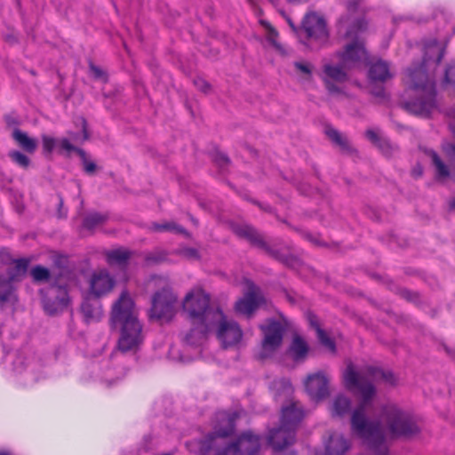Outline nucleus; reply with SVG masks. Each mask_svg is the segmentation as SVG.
<instances>
[{"mask_svg": "<svg viewBox=\"0 0 455 455\" xmlns=\"http://www.w3.org/2000/svg\"><path fill=\"white\" fill-rule=\"evenodd\" d=\"M380 380L393 385L395 378L392 372L374 367L357 371L352 363L347 364L343 372L346 388L360 395L359 403L351 416L352 430L375 450L378 455H387L388 443L391 440L411 436L417 434L419 428L411 413L394 403L386 404L381 408L380 423L369 421L367 414L373 408L375 395L372 382Z\"/></svg>", "mask_w": 455, "mask_h": 455, "instance_id": "obj_1", "label": "nucleus"}, {"mask_svg": "<svg viewBox=\"0 0 455 455\" xmlns=\"http://www.w3.org/2000/svg\"><path fill=\"white\" fill-rule=\"evenodd\" d=\"M237 418L236 412H218L213 432L203 441L188 443V449L197 455H252L256 453L259 448V438L251 432H245L236 442L228 443L227 437L233 433Z\"/></svg>", "mask_w": 455, "mask_h": 455, "instance_id": "obj_2", "label": "nucleus"}, {"mask_svg": "<svg viewBox=\"0 0 455 455\" xmlns=\"http://www.w3.org/2000/svg\"><path fill=\"white\" fill-rule=\"evenodd\" d=\"M444 47L435 40L425 46L423 63L409 69L404 83L406 93L411 98L404 101V108L411 113L428 116L436 108L435 89L433 81L427 74V68L438 64L443 56Z\"/></svg>", "mask_w": 455, "mask_h": 455, "instance_id": "obj_3", "label": "nucleus"}, {"mask_svg": "<svg viewBox=\"0 0 455 455\" xmlns=\"http://www.w3.org/2000/svg\"><path fill=\"white\" fill-rule=\"evenodd\" d=\"M364 21L355 14L342 17L339 21V33L351 42L345 45L344 51L338 53L335 58L339 63L326 62L323 64L321 77L331 92H339L335 84H341L347 80L346 68L356 66L367 60V53L359 33L364 28Z\"/></svg>", "mask_w": 455, "mask_h": 455, "instance_id": "obj_4", "label": "nucleus"}, {"mask_svg": "<svg viewBox=\"0 0 455 455\" xmlns=\"http://www.w3.org/2000/svg\"><path fill=\"white\" fill-rule=\"evenodd\" d=\"M112 325L119 330L117 347L122 352L134 351L143 341L142 325L138 320V309L132 295L124 291L113 303Z\"/></svg>", "mask_w": 455, "mask_h": 455, "instance_id": "obj_5", "label": "nucleus"}, {"mask_svg": "<svg viewBox=\"0 0 455 455\" xmlns=\"http://www.w3.org/2000/svg\"><path fill=\"white\" fill-rule=\"evenodd\" d=\"M210 295L201 288H193L185 296L182 310L187 318L191 321L193 328L185 336L188 344L194 346L198 331L207 325L219 307L210 306Z\"/></svg>", "mask_w": 455, "mask_h": 455, "instance_id": "obj_6", "label": "nucleus"}, {"mask_svg": "<svg viewBox=\"0 0 455 455\" xmlns=\"http://www.w3.org/2000/svg\"><path fill=\"white\" fill-rule=\"evenodd\" d=\"M304 417L300 404L291 403L282 410L281 426L277 429L270 431L268 435L269 444L280 451L291 445L295 440V429Z\"/></svg>", "mask_w": 455, "mask_h": 455, "instance_id": "obj_7", "label": "nucleus"}, {"mask_svg": "<svg viewBox=\"0 0 455 455\" xmlns=\"http://www.w3.org/2000/svg\"><path fill=\"white\" fill-rule=\"evenodd\" d=\"M212 331H215L218 339L225 347L238 344L243 336L242 330L238 324L232 320L227 319L222 310L217 309L206 327L204 326V329L198 331L194 345L202 344L207 333Z\"/></svg>", "mask_w": 455, "mask_h": 455, "instance_id": "obj_8", "label": "nucleus"}, {"mask_svg": "<svg viewBox=\"0 0 455 455\" xmlns=\"http://www.w3.org/2000/svg\"><path fill=\"white\" fill-rule=\"evenodd\" d=\"M149 285L162 287V291L156 292L152 299L150 317L166 321L172 319L175 314L177 297L169 288L166 279L154 277Z\"/></svg>", "mask_w": 455, "mask_h": 455, "instance_id": "obj_9", "label": "nucleus"}, {"mask_svg": "<svg viewBox=\"0 0 455 455\" xmlns=\"http://www.w3.org/2000/svg\"><path fill=\"white\" fill-rule=\"evenodd\" d=\"M82 125L83 135L79 136L74 132L68 133V137L53 138L49 135L42 136V144L44 153L51 155L56 151L60 155L69 156L72 153L78 155V150L81 148L76 146V143L84 142L89 139V134L86 130V122L84 118L80 119Z\"/></svg>", "mask_w": 455, "mask_h": 455, "instance_id": "obj_10", "label": "nucleus"}, {"mask_svg": "<svg viewBox=\"0 0 455 455\" xmlns=\"http://www.w3.org/2000/svg\"><path fill=\"white\" fill-rule=\"evenodd\" d=\"M28 264L29 260L27 259H16L6 274H0V303L16 301L13 283L26 273Z\"/></svg>", "mask_w": 455, "mask_h": 455, "instance_id": "obj_11", "label": "nucleus"}, {"mask_svg": "<svg viewBox=\"0 0 455 455\" xmlns=\"http://www.w3.org/2000/svg\"><path fill=\"white\" fill-rule=\"evenodd\" d=\"M260 329L263 331V339L261 344V349L259 356L261 359L271 356L275 350L281 346L284 328L283 326L275 321H269L266 324H262Z\"/></svg>", "mask_w": 455, "mask_h": 455, "instance_id": "obj_12", "label": "nucleus"}, {"mask_svg": "<svg viewBox=\"0 0 455 455\" xmlns=\"http://www.w3.org/2000/svg\"><path fill=\"white\" fill-rule=\"evenodd\" d=\"M304 387L310 399L315 402L323 401L330 395L329 378L322 371L307 375Z\"/></svg>", "mask_w": 455, "mask_h": 455, "instance_id": "obj_13", "label": "nucleus"}, {"mask_svg": "<svg viewBox=\"0 0 455 455\" xmlns=\"http://www.w3.org/2000/svg\"><path fill=\"white\" fill-rule=\"evenodd\" d=\"M68 301L67 289L57 285L48 288L43 299L44 308L50 315L63 310L68 307Z\"/></svg>", "mask_w": 455, "mask_h": 455, "instance_id": "obj_14", "label": "nucleus"}, {"mask_svg": "<svg viewBox=\"0 0 455 455\" xmlns=\"http://www.w3.org/2000/svg\"><path fill=\"white\" fill-rule=\"evenodd\" d=\"M302 28L310 40L323 44L328 38L325 20L315 12H310L305 16Z\"/></svg>", "mask_w": 455, "mask_h": 455, "instance_id": "obj_15", "label": "nucleus"}, {"mask_svg": "<svg viewBox=\"0 0 455 455\" xmlns=\"http://www.w3.org/2000/svg\"><path fill=\"white\" fill-rule=\"evenodd\" d=\"M89 283V294L95 298L109 293L115 286L114 278L104 269L93 272Z\"/></svg>", "mask_w": 455, "mask_h": 455, "instance_id": "obj_16", "label": "nucleus"}, {"mask_svg": "<svg viewBox=\"0 0 455 455\" xmlns=\"http://www.w3.org/2000/svg\"><path fill=\"white\" fill-rule=\"evenodd\" d=\"M263 301V297L259 290L254 285H250L248 292L243 298L235 303L237 313L250 315Z\"/></svg>", "mask_w": 455, "mask_h": 455, "instance_id": "obj_17", "label": "nucleus"}, {"mask_svg": "<svg viewBox=\"0 0 455 455\" xmlns=\"http://www.w3.org/2000/svg\"><path fill=\"white\" fill-rule=\"evenodd\" d=\"M309 347L300 336L295 335L288 349V355L295 362H303L308 353Z\"/></svg>", "mask_w": 455, "mask_h": 455, "instance_id": "obj_18", "label": "nucleus"}, {"mask_svg": "<svg viewBox=\"0 0 455 455\" xmlns=\"http://www.w3.org/2000/svg\"><path fill=\"white\" fill-rule=\"evenodd\" d=\"M369 76L372 81L385 82L392 77V72L387 63L379 60L371 65Z\"/></svg>", "mask_w": 455, "mask_h": 455, "instance_id": "obj_19", "label": "nucleus"}, {"mask_svg": "<svg viewBox=\"0 0 455 455\" xmlns=\"http://www.w3.org/2000/svg\"><path fill=\"white\" fill-rule=\"evenodd\" d=\"M351 409L350 399L342 394L337 395L330 406V412L333 417H341L347 414Z\"/></svg>", "mask_w": 455, "mask_h": 455, "instance_id": "obj_20", "label": "nucleus"}, {"mask_svg": "<svg viewBox=\"0 0 455 455\" xmlns=\"http://www.w3.org/2000/svg\"><path fill=\"white\" fill-rule=\"evenodd\" d=\"M12 137L28 153L33 154L36 151L37 141L36 139L29 137L27 132L20 129H14Z\"/></svg>", "mask_w": 455, "mask_h": 455, "instance_id": "obj_21", "label": "nucleus"}, {"mask_svg": "<svg viewBox=\"0 0 455 455\" xmlns=\"http://www.w3.org/2000/svg\"><path fill=\"white\" fill-rule=\"evenodd\" d=\"M131 256V252L124 248L111 250L107 252V261L111 266H124Z\"/></svg>", "mask_w": 455, "mask_h": 455, "instance_id": "obj_22", "label": "nucleus"}, {"mask_svg": "<svg viewBox=\"0 0 455 455\" xmlns=\"http://www.w3.org/2000/svg\"><path fill=\"white\" fill-rule=\"evenodd\" d=\"M82 312L87 322L98 321L102 316V310L99 301H95L93 305L86 299L82 304Z\"/></svg>", "mask_w": 455, "mask_h": 455, "instance_id": "obj_23", "label": "nucleus"}, {"mask_svg": "<svg viewBox=\"0 0 455 455\" xmlns=\"http://www.w3.org/2000/svg\"><path fill=\"white\" fill-rule=\"evenodd\" d=\"M260 24L265 29V34L267 40L271 44V45L281 54H284L285 51L283 46L277 42L278 33L275 28L271 26V24L266 20H261Z\"/></svg>", "mask_w": 455, "mask_h": 455, "instance_id": "obj_24", "label": "nucleus"}, {"mask_svg": "<svg viewBox=\"0 0 455 455\" xmlns=\"http://www.w3.org/2000/svg\"><path fill=\"white\" fill-rule=\"evenodd\" d=\"M428 155L433 162V164L435 167L438 178L441 180H446L450 176L448 167L442 162V160L439 158L435 152L429 151Z\"/></svg>", "mask_w": 455, "mask_h": 455, "instance_id": "obj_25", "label": "nucleus"}, {"mask_svg": "<svg viewBox=\"0 0 455 455\" xmlns=\"http://www.w3.org/2000/svg\"><path fill=\"white\" fill-rule=\"evenodd\" d=\"M325 133L329 137V139H331L337 145L340 146L343 148L347 147V139L342 134H340L337 130L333 128H326Z\"/></svg>", "mask_w": 455, "mask_h": 455, "instance_id": "obj_26", "label": "nucleus"}, {"mask_svg": "<svg viewBox=\"0 0 455 455\" xmlns=\"http://www.w3.org/2000/svg\"><path fill=\"white\" fill-rule=\"evenodd\" d=\"M153 229L159 232L170 231L174 233H184V229L174 222H164L163 224L155 223L153 225Z\"/></svg>", "mask_w": 455, "mask_h": 455, "instance_id": "obj_27", "label": "nucleus"}, {"mask_svg": "<svg viewBox=\"0 0 455 455\" xmlns=\"http://www.w3.org/2000/svg\"><path fill=\"white\" fill-rule=\"evenodd\" d=\"M9 156L15 164H17L22 168L28 167L30 164L29 158L26 155L18 150L11 151L9 153Z\"/></svg>", "mask_w": 455, "mask_h": 455, "instance_id": "obj_28", "label": "nucleus"}, {"mask_svg": "<svg viewBox=\"0 0 455 455\" xmlns=\"http://www.w3.org/2000/svg\"><path fill=\"white\" fill-rule=\"evenodd\" d=\"M317 333V338L320 342L330 351H335L334 342L327 336V334L317 325H315Z\"/></svg>", "mask_w": 455, "mask_h": 455, "instance_id": "obj_29", "label": "nucleus"}, {"mask_svg": "<svg viewBox=\"0 0 455 455\" xmlns=\"http://www.w3.org/2000/svg\"><path fill=\"white\" fill-rule=\"evenodd\" d=\"M31 275L35 281H44L50 276L49 270L46 267L36 266L31 269Z\"/></svg>", "mask_w": 455, "mask_h": 455, "instance_id": "obj_30", "label": "nucleus"}, {"mask_svg": "<svg viewBox=\"0 0 455 455\" xmlns=\"http://www.w3.org/2000/svg\"><path fill=\"white\" fill-rule=\"evenodd\" d=\"M78 156L81 157V159L83 161L84 171L87 173L94 172V171L96 169V164L87 158L86 154L83 149L78 150Z\"/></svg>", "mask_w": 455, "mask_h": 455, "instance_id": "obj_31", "label": "nucleus"}, {"mask_svg": "<svg viewBox=\"0 0 455 455\" xmlns=\"http://www.w3.org/2000/svg\"><path fill=\"white\" fill-rule=\"evenodd\" d=\"M104 217L99 213H92L87 216L84 220V224L88 228H92L93 226L101 223L104 221Z\"/></svg>", "mask_w": 455, "mask_h": 455, "instance_id": "obj_32", "label": "nucleus"}, {"mask_svg": "<svg viewBox=\"0 0 455 455\" xmlns=\"http://www.w3.org/2000/svg\"><path fill=\"white\" fill-rule=\"evenodd\" d=\"M365 135H366L367 139L369 140H371L372 143H374L375 145H377L379 147H381L383 141L381 140L379 131L370 129L366 132Z\"/></svg>", "mask_w": 455, "mask_h": 455, "instance_id": "obj_33", "label": "nucleus"}, {"mask_svg": "<svg viewBox=\"0 0 455 455\" xmlns=\"http://www.w3.org/2000/svg\"><path fill=\"white\" fill-rule=\"evenodd\" d=\"M235 232L240 236H244V237H247L249 239H253L254 238V230L251 228L248 227V226L237 228L235 229Z\"/></svg>", "mask_w": 455, "mask_h": 455, "instance_id": "obj_34", "label": "nucleus"}, {"mask_svg": "<svg viewBox=\"0 0 455 455\" xmlns=\"http://www.w3.org/2000/svg\"><path fill=\"white\" fill-rule=\"evenodd\" d=\"M444 81L446 84L455 86V65L446 69Z\"/></svg>", "mask_w": 455, "mask_h": 455, "instance_id": "obj_35", "label": "nucleus"}, {"mask_svg": "<svg viewBox=\"0 0 455 455\" xmlns=\"http://www.w3.org/2000/svg\"><path fill=\"white\" fill-rule=\"evenodd\" d=\"M295 67L299 72L307 76L308 78L310 77L312 72V66L309 63L296 62Z\"/></svg>", "mask_w": 455, "mask_h": 455, "instance_id": "obj_36", "label": "nucleus"}, {"mask_svg": "<svg viewBox=\"0 0 455 455\" xmlns=\"http://www.w3.org/2000/svg\"><path fill=\"white\" fill-rule=\"evenodd\" d=\"M90 72L91 75L99 79H104L105 78V73L97 66L91 64L90 65Z\"/></svg>", "mask_w": 455, "mask_h": 455, "instance_id": "obj_37", "label": "nucleus"}, {"mask_svg": "<svg viewBox=\"0 0 455 455\" xmlns=\"http://www.w3.org/2000/svg\"><path fill=\"white\" fill-rule=\"evenodd\" d=\"M444 150L449 155H451V156L452 157L451 161L453 163H451V165H454V164H455V146L453 144H447V146L445 147Z\"/></svg>", "mask_w": 455, "mask_h": 455, "instance_id": "obj_38", "label": "nucleus"}, {"mask_svg": "<svg viewBox=\"0 0 455 455\" xmlns=\"http://www.w3.org/2000/svg\"><path fill=\"white\" fill-rule=\"evenodd\" d=\"M196 84L200 90H202L204 92H208V90L210 89L209 84L204 80H198L197 82H196Z\"/></svg>", "mask_w": 455, "mask_h": 455, "instance_id": "obj_39", "label": "nucleus"}, {"mask_svg": "<svg viewBox=\"0 0 455 455\" xmlns=\"http://www.w3.org/2000/svg\"><path fill=\"white\" fill-rule=\"evenodd\" d=\"M362 0H348V8L354 7L356 4Z\"/></svg>", "mask_w": 455, "mask_h": 455, "instance_id": "obj_40", "label": "nucleus"}, {"mask_svg": "<svg viewBox=\"0 0 455 455\" xmlns=\"http://www.w3.org/2000/svg\"><path fill=\"white\" fill-rule=\"evenodd\" d=\"M283 389H284L287 393H290V391H291V385H290V383H289V382H285V383H284Z\"/></svg>", "mask_w": 455, "mask_h": 455, "instance_id": "obj_41", "label": "nucleus"}, {"mask_svg": "<svg viewBox=\"0 0 455 455\" xmlns=\"http://www.w3.org/2000/svg\"><path fill=\"white\" fill-rule=\"evenodd\" d=\"M451 130L455 134V118L450 124Z\"/></svg>", "mask_w": 455, "mask_h": 455, "instance_id": "obj_42", "label": "nucleus"}, {"mask_svg": "<svg viewBox=\"0 0 455 455\" xmlns=\"http://www.w3.org/2000/svg\"><path fill=\"white\" fill-rule=\"evenodd\" d=\"M150 260H153V261H161L164 259V257H158V258H150L149 259Z\"/></svg>", "mask_w": 455, "mask_h": 455, "instance_id": "obj_43", "label": "nucleus"}, {"mask_svg": "<svg viewBox=\"0 0 455 455\" xmlns=\"http://www.w3.org/2000/svg\"><path fill=\"white\" fill-rule=\"evenodd\" d=\"M0 455H12V454L7 451H0Z\"/></svg>", "mask_w": 455, "mask_h": 455, "instance_id": "obj_44", "label": "nucleus"}, {"mask_svg": "<svg viewBox=\"0 0 455 455\" xmlns=\"http://www.w3.org/2000/svg\"><path fill=\"white\" fill-rule=\"evenodd\" d=\"M289 24H290V26L292 28V29H293V30H295V27H294V25H293L290 20H289Z\"/></svg>", "mask_w": 455, "mask_h": 455, "instance_id": "obj_45", "label": "nucleus"}, {"mask_svg": "<svg viewBox=\"0 0 455 455\" xmlns=\"http://www.w3.org/2000/svg\"><path fill=\"white\" fill-rule=\"evenodd\" d=\"M422 173V171L419 170V172L417 173V175H420Z\"/></svg>", "mask_w": 455, "mask_h": 455, "instance_id": "obj_46", "label": "nucleus"}, {"mask_svg": "<svg viewBox=\"0 0 455 455\" xmlns=\"http://www.w3.org/2000/svg\"><path fill=\"white\" fill-rule=\"evenodd\" d=\"M224 162H228V159L226 157H223Z\"/></svg>", "mask_w": 455, "mask_h": 455, "instance_id": "obj_47", "label": "nucleus"}]
</instances>
